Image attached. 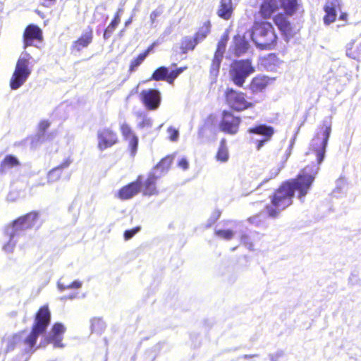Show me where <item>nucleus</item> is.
I'll list each match as a JSON object with an SVG mask.
<instances>
[{
  "mask_svg": "<svg viewBox=\"0 0 361 361\" xmlns=\"http://www.w3.org/2000/svg\"><path fill=\"white\" fill-rule=\"evenodd\" d=\"M120 130L123 139L128 142V147L130 149L131 155L135 156L138 146L137 136L135 134L131 127L126 123H123L121 125Z\"/></svg>",
  "mask_w": 361,
  "mask_h": 361,
  "instance_id": "ddd939ff",
  "label": "nucleus"
},
{
  "mask_svg": "<svg viewBox=\"0 0 361 361\" xmlns=\"http://www.w3.org/2000/svg\"><path fill=\"white\" fill-rule=\"evenodd\" d=\"M229 154L226 146V140H221L218 152L216 155L217 161L225 163L228 160Z\"/></svg>",
  "mask_w": 361,
  "mask_h": 361,
  "instance_id": "b1692460",
  "label": "nucleus"
},
{
  "mask_svg": "<svg viewBox=\"0 0 361 361\" xmlns=\"http://www.w3.org/2000/svg\"><path fill=\"white\" fill-rule=\"evenodd\" d=\"M71 163L72 160L70 158H67L60 165H59L56 167L59 168V169H60V171L62 172V170L68 168Z\"/></svg>",
  "mask_w": 361,
  "mask_h": 361,
  "instance_id": "49530a36",
  "label": "nucleus"
},
{
  "mask_svg": "<svg viewBox=\"0 0 361 361\" xmlns=\"http://www.w3.org/2000/svg\"><path fill=\"white\" fill-rule=\"evenodd\" d=\"M347 18V14L346 13H342L341 16H340V19L341 20H345Z\"/></svg>",
  "mask_w": 361,
  "mask_h": 361,
  "instance_id": "5fc2aeb1",
  "label": "nucleus"
},
{
  "mask_svg": "<svg viewBox=\"0 0 361 361\" xmlns=\"http://www.w3.org/2000/svg\"><path fill=\"white\" fill-rule=\"evenodd\" d=\"M30 59V54L26 51L20 54L10 82L12 90H17L22 86L30 75L31 70L28 68Z\"/></svg>",
  "mask_w": 361,
  "mask_h": 361,
  "instance_id": "423d86ee",
  "label": "nucleus"
},
{
  "mask_svg": "<svg viewBox=\"0 0 361 361\" xmlns=\"http://www.w3.org/2000/svg\"><path fill=\"white\" fill-rule=\"evenodd\" d=\"M215 233L217 236L225 240H231L234 235V232L231 230H217Z\"/></svg>",
  "mask_w": 361,
  "mask_h": 361,
  "instance_id": "4c0bfd02",
  "label": "nucleus"
},
{
  "mask_svg": "<svg viewBox=\"0 0 361 361\" xmlns=\"http://www.w3.org/2000/svg\"><path fill=\"white\" fill-rule=\"evenodd\" d=\"M92 40V31L85 32L78 40L75 41L72 45L74 50L80 51L82 49L87 47Z\"/></svg>",
  "mask_w": 361,
  "mask_h": 361,
  "instance_id": "aec40b11",
  "label": "nucleus"
},
{
  "mask_svg": "<svg viewBox=\"0 0 361 361\" xmlns=\"http://www.w3.org/2000/svg\"><path fill=\"white\" fill-rule=\"evenodd\" d=\"M226 102L229 106L235 111H243L252 106V103L247 102L245 94L233 89H228L226 92Z\"/></svg>",
  "mask_w": 361,
  "mask_h": 361,
  "instance_id": "0eeeda50",
  "label": "nucleus"
},
{
  "mask_svg": "<svg viewBox=\"0 0 361 361\" xmlns=\"http://www.w3.org/2000/svg\"><path fill=\"white\" fill-rule=\"evenodd\" d=\"M82 282L80 281H75L73 283L68 284V285H64L61 281L58 282V288L61 291H63L66 289H70V288H80L82 286Z\"/></svg>",
  "mask_w": 361,
  "mask_h": 361,
  "instance_id": "c9c22d12",
  "label": "nucleus"
},
{
  "mask_svg": "<svg viewBox=\"0 0 361 361\" xmlns=\"http://www.w3.org/2000/svg\"><path fill=\"white\" fill-rule=\"evenodd\" d=\"M345 188V183L343 179H338L336 182V188L333 191L334 196H337L338 194L343 193Z\"/></svg>",
  "mask_w": 361,
  "mask_h": 361,
  "instance_id": "58836bf2",
  "label": "nucleus"
},
{
  "mask_svg": "<svg viewBox=\"0 0 361 361\" xmlns=\"http://www.w3.org/2000/svg\"><path fill=\"white\" fill-rule=\"evenodd\" d=\"M282 355V353L278 352L276 354H270L269 357L271 361H278L279 358Z\"/></svg>",
  "mask_w": 361,
  "mask_h": 361,
  "instance_id": "09e8293b",
  "label": "nucleus"
},
{
  "mask_svg": "<svg viewBox=\"0 0 361 361\" xmlns=\"http://www.w3.org/2000/svg\"><path fill=\"white\" fill-rule=\"evenodd\" d=\"M184 68H178L176 70H173L171 72L169 71V75L167 78V81L169 83H172L173 80L183 71Z\"/></svg>",
  "mask_w": 361,
  "mask_h": 361,
  "instance_id": "ea45409f",
  "label": "nucleus"
},
{
  "mask_svg": "<svg viewBox=\"0 0 361 361\" xmlns=\"http://www.w3.org/2000/svg\"><path fill=\"white\" fill-rule=\"evenodd\" d=\"M90 328L92 332H95L97 334H101L106 328V324L104 322L98 317H94L90 321Z\"/></svg>",
  "mask_w": 361,
  "mask_h": 361,
  "instance_id": "c756f323",
  "label": "nucleus"
},
{
  "mask_svg": "<svg viewBox=\"0 0 361 361\" xmlns=\"http://www.w3.org/2000/svg\"><path fill=\"white\" fill-rule=\"evenodd\" d=\"M140 230V227H135L130 230H126L124 232V238L128 240L132 238Z\"/></svg>",
  "mask_w": 361,
  "mask_h": 361,
  "instance_id": "37998d69",
  "label": "nucleus"
},
{
  "mask_svg": "<svg viewBox=\"0 0 361 361\" xmlns=\"http://www.w3.org/2000/svg\"><path fill=\"white\" fill-rule=\"evenodd\" d=\"M293 142H294V140H292L291 142H290V145L288 147V149L286 151V161L288 159V158L290 157V154H291V149H292V147H293Z\"/></svg>",
  "mask_w": 361,
  "mask_h": 361,
  "instance_id": "8fccbe9b",
  "label": "nucleus"
},
{
  "mask_svg": "<svg viewBox=\"0 0 361 361\" xmlns=\"http://www.w3.org/2000/svg\"><path fill=\"white\" fill-rule=\"evenodd\" d=\"M167 132L169 134V139L171 141L176 142L178 140L179 137V132L177 129H175L173 127H169L167 130Z\"/></svg>",
  "mask_w": 361,
  "mask_h": 361,
  "instance_id": "a19ab883",
  "label": "nucleus"
},
{
  "mask_svg": "<svg viewBox=\"0 0 361 361\" xmlns=\"http://www.w3.org/2000/svg\"><path fill=\"white\" fill-rule=\"evenodd\" d=\"M241 243H243L249 250L253 249V245L250 241V237L246 234L241 235Z\"/></svg>",
  "mask_w": 361,
  "mask_h": 361,
  "instance_id": "c03bdc74",
  "label": "nucleus"
},
{
  "mask_svg": "<svg viewBox=\"0 0 361 361\" xmlns=\"http://www.w3.org/2000/svg\"><path fill=\"white\" fill-rule=\"evenodd\" d=\"M247 132L250 134H256L264 137V138L262 140H256L257 142V150H259L264 145V143L270 140L271 137L274 134V129L271 126L266 125H259L248 129Z\"/></svg>",
  "mask_w": 361,
  "mask_h": 361,
  "instance_id": "2eb2a0df",
  "label": "nucleus"
},
{
  "mask_svg": "<svg viewBox=\"0 0 361 361\" xmlns=\"http://www.w3.org/2000/svg\"><path fill=\"white\" fill-rule=\"evenodd\" d=\"M340 8V0H326L324 6L326 15L324 17V23L326 25L333 23L336 18V11Z\"/></svg>",
  "mask_w": 361,
  "mask_h": 361,
  "instance_id": "dca6fc26",
  "label": "nucleus"
},
{
  "mask_svg": "<svg viewBox=\"0 0 361 361\" xmlns=\"http://www.w3.org/2000/svg\"><path fill=\"white\" fill-rule=\"evenodd\" d=\"M62 172L59 168L55 167L52 169L47 175V179L49 183H54L59 180L61 176Z\"/></svg>",
  "mask_w": 361,
  "mask_h": 361,
  "instance_id": "72a5a7b5",
  "label": "nucleus"
},
{
  "mask_svg": "<svg viewBox=\"0 0 361 361\" xmlns=\"http://www.w3.org/2000/svg\"><path fill=\"white\" fill-rule=\"evenodd\" d=\"M37 219L38 213L30 212L18 218L11 225L7 226L5 229V234L8 238V242L4 245V250L7 252H12L19 238L24 234L26 230L35 225Z\"/></svg>",
  "mask_w": 361,
  "mask_h": 361,
  "instance_id": "7ed1b4c3",
  "label": "nucleus"
},
{
  "mask_svg": "<svg viewBox=\"0 0 361 361\" xmlns=\"http://www.w3.org/2000/svg\"><path fill=\"white\" fill-rule=\"evenodd\" d=\"M232 0H221L220 7L217 11L218 16L225 20H228L233 13Z\"/></svg>",
  "mask_w": 361,
  "mask_h": 361,
  "instance_id": "6ab92c4d",
  "label": "nucleus"
},
{
  "mask_svg": "<svg viewBox=\"0 0 361 361\" xmlns=\"http://www.w3.org/2000/svg\"><path fill=\"white\" fill-rule=\"evenodd\" d=\"M140 100L145 107L151 111L156 110L161 104V94L156 89L144 90L140 94Z\"/></svg>",
  "mask_w": 361,
  "mask_h": 361,
  "instance_id": "1a4fd4ad",
  "label": "nucleus"
},
{
  "mask_svg": "<svg viewBox=\"0 0 361 361\" xmlns=\"http://www.w3.org/2000/svg\"><path fill=\"white\" fill-rule=\"evenodd\" d=\"M250 35L253 42L261 49H272L278 39L273 25L267 21L255 23Z\"/></svg>",
  "mask_w": 361,
  "mask_h": 361,
  "instance_id": "20e7f679",
  "label": "nucleus"
},
{
  "mask_svg": "<svg viewBox=\"0 0 361 361\" xmlns=\"http://www.w3.org/2000/svg\"><path fill=\"white\" fill-rule=\"evenodd\" d=\"M168 75L169 68L165 66H161L154 72L152 79L154 80H167Z\"/></svg>",
  "mask_w": 361,
  "mask_h": 361,
  "instance_id": "7c9ffc66",
  "label": "nucleus"
},
{
  "mask_svg": "<svg viewBox=\"0 0 361 361\" xmlns=\"http://www.w3.org/2000/svg\"><path fill=\"white\" fill-rule=\"evenodd\" d=\"M269 79L266 76H257L252 79L250 89L253 92L262 91L269 84Z\"/></svg>",
  "mask_w": 361,
  "mask_h": 361,
  "instance_id": "412c9836",
  "label": "nucleus"
},
{
  "mask_svg": "<svg viewBox=\"0 0 361 361\" xmlns=\"http://www.w3.org/2000/svg\"><path fill=\"white\" fill-rule=\"evenodd\" d=\"M201 133H202V129H200V130H199V135H201Z\"/></svg>",
  "mask_w": 361,
  "mask_h": 361,
  "instance_id": "bf43d9fd",
  "label": "nucleus"
},
{
  "mask_svg": "<svg viewBox=\"0 0 361 361\" xmlns=\"http://www.w3.org/2000/svg\"><path fill=\"white\" fill-rule=\"evenodd\" d=\"M331 117H326L316 135L312 140L311 149L315 152L317 165L306 166L296 178L283 183L275 192L271 204L266 207V211L270 217L278 216L280 212L293 203L295 190L298 191V198L302 202L308 193L317 174L319 165L324 159L327 143L331 133Z\"/></svg>",
  "mask_w": 361,
  "mask_h": 361,
  "instance_id": "f257e3e1",
  "label": "nucleus"
},
{
  "mask_svg": "<svg viewBox=\"0 0 361 361\" xmlns=\"http://www.w3.org/2000/svg\"><path fill=\"white\" fill-rule=\"evenodd\" d=\"M65 331L66 327L63 324L60 322L55 323L51 330L44 336L47 343H52L54 348H63V344L61 341Z\"/></svg>",
  "mask_w": 361,
  "mask_h": 361,
  "instance_id": "9b49d317",
  "label": "nucleus"
},
{
  "mask_svg": "<svg viewBox=\"0 0 361 361\" xmlns=\"http://www.w3.org/2000/svg\"><path fill=\"white\" fill-rule=\"evenodd\" d=\"M172 161L173 158L167 156L163 158L152 171H156L157 174H161V176H163L169 171Z\"/></svg>",
  "mask_w": 361,
  "mask_h": 361,
  "instance_id": "4be33fe9",
  "label": "nucleus"
},
{
  "mask_svg": "<svg viewBox=\"0 0 361 361\" xmlns=\"http://www.w3.org/2000/svg\"><path fill=\"white\" fill-rule=\"evenodd\" d=\"M146 54H140L135 59L133 60L130 65L129 71L133 72L144 61Z\"/></svg>",
  "mask_w": 361,
  "mask_h": 361,
  "instance_id": "e433bc0d",
  "label": "nucleus"
},
{
  "mask_svg": "<svg viewBox=\"0 0 361 361\" xmlns=\"http://www.w3.org/2000/svg\"><path fill=\"white\" fill-rule=\"evenodd\" d=\"M161 176V174H157L156 171H152L149 173L147 179L146 180V181L144 183L145 195H152L157 192L156 181Z\"/></svg>",
  "mask_w": 361,
  "mask_h": 361,
  "instance_id": "a211bd4d",
  "label": "nucleus"
},
{
  "mask_svg": "<svg viewBox=\"0 0 361 361\" xmlns=\"http://www.w3.org/2000/svg\"><path fill=\"white\" fill-rule=\"evenodd\" d=\"M163 8L161 7H158L155 10H154L149 16V20L151 23L152 27H156L157 25V18H159L163 13Z\"/></svg>",
  "mask_w": 361,
  "mask_h": 361,
  "instance_id": "f704fd0d",
  "label": "nucleus"
},
{
  "mask_svg": "<svg viewBox=\"0 0 361 361\" xmlns=\"http://www.w3.org/2000/svg\"><path fill=\"white\" fill-rule=\"evenodd\" d=\"M75 298V295H71L68 297V299H73Z\"/></svg>",
  "mask_w": 361,
  "mask_h": 361,
  "instance_id": "13d9d810",
  "label": "nucleus"
},
{
  "mask_svg": "<svg viewBox=\"0 0 361 361\" xmlns=\"http://www.w3.org/2000/svg\"><path fill=\"white\" fill-rule=\"evenodd\" d=\"M154 43L152 44L144 53H142V54H146V57L147 56V55L149 54V52L153 49L154 47Z\"/></svg>",
  "mask_w": 361,
  "mask_h": 361,
  "instance_id": "603ef678",
  "label": "nucleus"
},
{
  "mask_svg": "<svg viewBox=\"0 0 361 361\" xmlns=\"http://www.w3.org/2000/svg\"><path fill=\"white\" fill-rule=\"evenodd\" d=\"M255 71L250 59L235 60L230 66L229 77L235 85L242 87L245 80Z\"/></svg>",
  "mask_w": 361,
  "mask_h": 361,
  "instance_id": "39448f33",
  "label": "nucleus"
},
{
  "mask_svg": "<svg viewBox=\"0 0 361 361\" xmlns=\"http://www.w3.org/2000/svg\"><path fill=\"white\" fill-rule=\"evenodd\" d=\"M49 123L46 121H43L39 123V130L44 133L45 130L49 127Z\"/></svg>",
  "mask_w": 361,
  "mask_h": 361,
  "instance_id": "de8ad7c7",
  "label": "nucleus"
},
{
  "mask_svg": "<svg viewBox=\"0 0 361 361\" xmlns=\"http://www.w3.org/2000/svg\"><path fill=\"white\" fill-rule=\"evenodd\" d=\"M255 356H257V355H246L245 356V358H250V357H255Z\"/></svg>",
  "mask_w": 361,
  "mask_h": 361,
  "instance_id": "4d7b16f0",
  "label": "nucleus"
},
{
  "mask_svg": "<svg viewBox=\"0 0 361 361\" xmlns=\"http://www.w3.org/2000/svg\"><path fill=\"white\" fill-rule=\"evenodd\" d=\"M98 149L104 151L117 143V134L109 128L99 129L97 131Z\"/></svg>",
  "mask_w": 361,
  "mask_h": 361,
  "instance_id": "9d476101",
  "label": "nucleus"
},
{
  "mask_svg": "<svg viewBox=\"0 0 361 361\" xmlns=\"http://www.w3.org/2000/svg\"><path fill=\"white\" fill-rule=\"evenodd\" d=\"M249 48V43L244 37L235 35L233 39V44L230 47V51H233L235 56H240L245 54Z\"/></svg>",
  "mask_w": 361,
  "mask_h": 361,
  "instance_id": "f3484780",
  "label": "nucleus"
},
{
  "mask_svg": "<svg viewBox=\"0 0 361 361\" xmlns=\"http://www.w3.org/2000/svg\"><path fill=\"white\" fill-rule=\"evenodd\" d=\"M154 43L152 44L144 53H142V54H146V57L147 56V55L149 54V52L153 49L154 47Z\"/></svg>",
  "mask_w": 361,
  "mask_h": 361,
  "instance_id": "864d4df0",
  "label": "nucleus"
},
{
  "mask_svg": "<svg viewBox=\"0 0 361 361\" xmlns=\"http://www.w3.org/2000/svg\"><path fill=\"white\" fill-rule=\"evenodd\" d=\"M240 123V117L235 116L231 113L224 111L219 123V128L222 132L229 135H235L238 131Z\"/></svg>",
  "mask_w": 361,
  "mask_h": 361,
  "instance_id": "6e6552de",
  "label": "nucleus"
},
{
  "mask_svg": "<svg viewBox=\"0 0 361 361\" xmlns=\"http://www.w3.org/2000/svg\"><path fill=\"white\" fill-rule=\"evenodd\" d=\"M42 40V32L41 29L35 25H28L23 34V47L26 49L30 46L37 47L35 42Z\"/></svg>",
  "mask_w": 361,
  "mask_h": 361,
  "instance_id": "f8f14e48",
  "label": "nucleus"
},
{
  "mask_svg": "<svg viewBox=\"0 0 361 361\" xmlns=\"http://www.w3.org/2000/svg\"><path fill=\"white\" fill-rule=\"evenodd\" d=\"M298 0H263L260 6V13L263 18H267L279 8L284 13H278L274 18L275 24L286 37H292V26L288 17L292 16L298 9Z\"/></svg>",
  "mask_w": 361,
  "mask_h": 361,
  "instance_id": "f03ea898",
  "label": "nucleus"
},
{
  "mask_svg": "<svg viewBox=\"0 0 361 361\" xmlns=\"http://www.w3.org/2000/svg\"><path fill=\"white\" fill-rule=\"evenodd\" d=\"M197 44L199 42H196L195 37L194 38L185 37L182 40L180 49L183 50V53L185 54L189 50H193Z\"/></svg>",
  "mask_w": 361,
  "mask_h": 361,
  "instance_id": "cd10ccee",
  "label": "nucleus"
},
{
  "mask_svg": "<svg viewBox=\"0 0 361 361\" xmlns=\"http://www.w3.org/2000/svg\"><path fill=\"white\" fill-rule=\"evenodd\" d=\"M178 166L183 170H187L189 168V163L186 158H182L178 163Z\"/></svg>",
  "mask_w": 361,
  "mask_h": 361,
  "instance_id": "a18cd8bd",
  "label": "nucleus"
},
{
  "mask_svg": "<svg viewBox=\"0 0 361 361\" xmlns=\"http://www.w3.org/2000/svg\"><path fill=\"white\" fill-rule=\"evenodd\" d=\"M354 43H350L347 45L346 55L350 59L360 61L361 60V42L353 49Z\"/></svg>",
  "mask_w": 361,
  "mask_h": 361,
  "instance_id": "393cba45",
  "label": "nucleus"
},
{
  "mask_svg": "<svg viewBox=\"0 0 361 361\" xmlns=\"http://www.w3.org/2000/svg\"><path fill=\"white\" fill-rule=\"evenodd\" d=\"M280 169H274L273 170L271 171V178H274V177H276L280 172Z\"/></svg>",
  "mask_w": 361,
  "mask_h": 361,
  "instance_id": "3c124183",
  "label": "nucleus"
},
{
  "mask_svg": "<svg viewBox=\"0 0 361 361\" xmlns=\"http://www.w3.org/2000/svg\"><path fill=\"white\" fill-rule=\"evenodd\" d=\"M223 56L215 54L212 60L210 67V77L212 80H215L219 75L221 63L223 59Z\"/></svg>",
  "mask_w": 361,
  "mask_h": 361,
  "instance_id": "5701e85b",
  "label": "nucleus"
},
{
  "mask_svg": "<svg viewBox=\"0 0 361 361\" xmlns=\"http://www.w3.org/2000/svg\"><path fill=\"white\" fill-rule=\"evenodd\" d=\"M120 22V18L117 15L114 19L111 21L110 25L106 28L104 32V38L105 39L109 38L116 29V26L118 25Z\"/></svg>",
  "mask_w": 361,
  "mask_h": 361,
  "instance_id": "473e14b6",
  "label": "nucleus"
},
{
  "mask_svg": "<svg viewBox=\"0 0 361 361\" xmlns=\"http://www.w3.org/2000/svg\"><path fill=\"white\" fill-rule=\"evenodd\" d=\"M18 164V159L12 156V155H8L6 156L4 159L3 160L1 166H0V171L1 173H4L7 169L16 166Z\"/></svg>",
  "mask_w": 361,
  "mask_h": 361,
  "instance_id": "c85d7f7f",
  "label": "nucleus"
},
{
  "mask_svg": "<svg viewBox=\"0 0 361 361\" xmlns=\"http://www.w3.org/2000/svg\"><path fill=\"white\" fill-rule=\"evenodd\" d=\"M136 116L138 118L141 119L137 123V128L140 129H149L152 126V120L147 116V114L142 111L136 113Z\"/></svg>",
  "mask_w": 361,
  "mask_h": 361,
  "instance_id": "a878e982",
  "label": "nucleus"
},
{
  "mask_svg": "<svg viewBox=\"0 0 361 361\" xmlns=\"http://www.w3.org/2000/svg\"><path fill=\"white\" fill-rule=\"evenodd\" d=\"M228 40V32L226 31L224 35L221 36V39L218 42L217 48L215 52V54H218L224 56V54L226 49V44Z\"/></svg>",
  "mask_w": 361,
  "mask_h": 361,
  "instance_id": "2f4dec72",
  "label": "nucleus"
},
{
  "mask_svg": "<svg viewBox=\"0 0 361 361\" xmlns=\"http://www.w3.org/2000/svg\"><path fill=\"white\" fill-rule=\"evenodd\" d=\"M142 177L139 176L137 180L123 187L118 191V197L121 200H128L137 195L141 190Z\"/></svg>",
  "mask_w": 361,
  "mask_h": 361,
  "instance_id": "4468645a",
  "label": "nucleus"
},
{
  "mask_svg": "<svg viewBox=\"0 0 361 361\" xmlns=\"http://www.w3.org/2000/svg\"><path fill=\"white\" fill-rule=\"evenodd\" d=\"M257 219V216H254V217L250 218V221L252 223H254Z\"/></svg>",
  "mask_w": 361,
  "mask_h": 361,
  "instance_id": "6e6d98bb",
  "label": "nucleus"
},
{
  "mask_svg": "<svg viewBox=\"0 0 361 361\" xmlns=\"http://www.w3.org/2000/svg\"><path fill=\"white\" fill-rule=\"evenodd\" d=\"M221 213L219 210L214 211L207 221V227H210L214 224L220 217Z\"/></svg>",
  "mask_w": 361,
  "mask_h": 361,
  "instance_id": "79ce46f5",
  "label": "nucleus"
},
{
  "mask_svg": "<svg viewBox=\"0 0 361 361\" xmlns=\"http://www.w3.org/2000/svg\"><path fill=\"white\" fill-rule=\"evenodd\" d=\"M210 27L211 24L209 20L204 23L202 26L200 27V29L195 35V37L196 38V42L200 43L206 38V37L210 32Z\"/></svg>",
  "mask_w": 361,
  "mask_h": 361,
  "instance_id": "bb28decb",
  "label": "nucleus"
}]
</instances>
